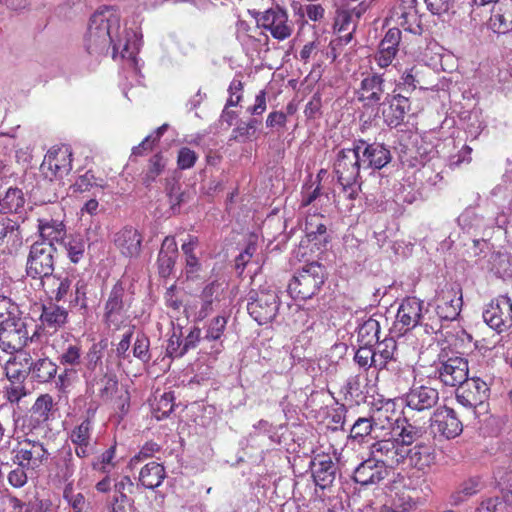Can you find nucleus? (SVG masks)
I'll use <instances>...</instances> for the list:
<instances>
[{"instance_id":"obj_1","label":"nucleus","mask_w":512,"mask_h":512,"mask_svg":"<svg viewBox=\"0 0 512 512\" xmlns=\"http://www.w3.org/2000/svg\"><path fill=\"white\" fill-rule=\"evenodd\" d=\"M120 16L112 7L95 12L89 22L85 36L86 51L95 57L106 55L112 47V56L120 53L122 58H133L139 50L137 34L133 30H125L120 36Z\"/></svg>"},{"instance_id":"obj_2","label":"nucleus","mask_w":512,"mask_h":512,"mask_svg":"<svg viewBox=\"0 0 512 512\" xmlns=\"http://www.w3.org/2000/svg\"><path fill=\"white\" fill-rule=\"evenodd\" d=\"M361 167L359 147H356L355 143L353 148L338 152L333 169L346 199L354 200L358 196Z\"/></svg>"},{"instance_id":"obj_3","label":"nucleus","mask_w":512,"mask_h":512,"mask_svg":"<svg viewBox=\"0 0 512 512\" xmlns=\"http://www.w3.org/2000/svg\"><path fill=\"white\" fill-rule=\"evenodd\" d=\"M325 280L324 267L318 262L303 266L288 285V292L296 300H306L316 295Z\"/></svg>"},{"instance_id":"obj_4","label":"nucleus","mask_w":512,"mask_h":512,"mask_svg":"<svg viewBox=\"0 0 512 512\" xmlns=\"http://www.w3.org/2000/svg\"><path fill=\"white\" fill-rule=\"evenodd\" d=\"M11 454L12 462H19L22 466H26V469H30L36 474L42 466L48 463L51 456L43 442L27 437L17 440Z\"/></svg>"},{"instance_id":"obj_5","label":"nucleus","mask_w":512,"mask_h":512,"mask_svg":"<svg viewBox=\"0 0 512 512\" xmlns=\"http://www.w3.org/2000/svg\"><path fill=\"white\" fill-rule=\"evenodd\" d=\"M279 305L277 292L270 287L251 290L248 294V313L259 325L271 322L278 313Z\"/></svg>"},{"instance_id":"obj_6","label":"nucleus","mask_w":512,"mask_h":512,"mask_svg":"<svg viewBox=\"0 0 512 512\" xmlns=\"http://www.w3.org/2000/svg\"><path fill=\"white\" fill-rule=\"evenodd\" d=\"M56 247L49 242H34L26 260V274L32 279H41L54 271Z\"/></svg>"},{"instance_id":"obj_7","label":"nucleus","mask_w":512,"mask_h":512,"mask_svg":"<svg viewBox=\"0 0 512 512\" xmlns=\"http://www.w3.org/2000/svg\"><path fill=\"white\" fill-rule=\"evenodd\" d=\"M255 18L258 26L278 41L288 39L294 31V24L289 20L288 12L279 5L258 12Z\"/></svg>"},{"instance_id":"obj_8","label":"nucleus","mask_w":512,"mask_h":512,"mask_svg":"<svg viewBox=\"0 0 512 512\" xmlns=\"http://www.w3.org/2000/svg\"><path fill=\"white\" fill-rule=\"evenodd\" d=\"M468 374V362L463 357L452 356L446 359L440 355L438 362L435 363V376L445 386H460L467 380Z\"/></svg>"},{"instance_id":"obj_9","label":"nucleus","mask_w":512,"mask_h":512,"mask_svg":"<svg viewBox=\"0 0 512 512\" xmlns=\"http://www.w3.org/2000/svg\"><path fill=\"white\" fill-rule=\"evenodd\" d=\"M130 307V301L126 296L121 282H117L110 290L104 304L103 319L109 327L119 329L125 321V315Z\"/></svg>"},{"instance_id":"obj_10","label":"nucleus","mask_w":512,"mask_h":512,"mask_svg":"<svg viewBox=\"0 0 512 512\" xmlns=\"http://www.w3.org/2000/svg\"><path fill=\"white\" fill-rule=\"evenodd\" d=\"M484 321L494 330L501 333L512 326V300L501 295L487 306L483 312Z\"/></svg>"},{"instance_id":"obj_11","label":"nucleus","mask_w":512,"mask_h":512,"mask_svg":"<svg viewBox=\"0 0 512 512\" xmlns=\"http://www.w3.org/2000/svg\"><path fill=\"white\" fill-rule=\"evenodd\" d=\"M404 402L410 410L431 411L439 402V392L430 385L415 382L404 395Z\"/></svg>"},{"instance_id":"obj_12","label":"nucleus","mask_w":512,"mask_h":512,"mask_svg":"<svg viewBox=\"0 0 512 512\" xmlns=\"http://www.w3.org/2000/svg\"><path fill=\"white\" fill-rule=\"evenodd\" d=\"M28 340L29 333L22 318L0 325V348L3 352L22 350Z\"/></svg>"},{"instance_id":"obj_13","label":"nucleus","mask_w":512,"mask_h":512,"mask_svg":"<svg viewBox=\"0 0 512 512\" xmlns=\"http://www.w3.org/2000/svg\"><path fill=\"white\" fill-rule=\"evenodd\" d=\"M423 301L416 297H407L398 307L394 329L404 334L422 324Z\"/></svg>"},{"instance_id":"obj_14","label":"nucleus","mask_w":512,"mask_h":512,"mask_svg":"<svg viewBox=\"0 0 512 512\" xmlns=\"http://www.w3.org/2000/svg\"><path fill=\"white\" fill-rule=\"evenodd\" d=\"M93 416L94 412L88 411V415L69 433V439L74 445L75 454L78 458H86L94 453L95 443L93 442Z\"/></svg>"},{"instance_id":"obj_15","label":"nucleus","mask_w":512,"mask_h":512,"mask_svg":"<svg viewBox=\"0 0 512 512\" xmlns=\"http://www.w3.org/2000/svg\"><path fill=\"white\" fill-rule=\"evenodd\" d=\"M358 100L364 106H381L390 98V94L385 92L383 76L378 73H371L365 76L358 89Z\"/></svg>"},{"instance_id":"obj_16","label":"nucleus","mask_w":512,"mask_h":512,"mask_svg":"<svg viewBox=\"0 0 512 512\" xmlns=\"http://www.w3.org/2000/svg\"><path fill=\"white\" fill-rule=\"evenodd\" d=\"M489 394L488 384L479 377H467V380L459 386L456 399L466 408H476L483 404Z\"/></svg>"},{"instance_id":"obj_17","label":"nucleus","mask_w":512,"mask_h":512,"mask_svg":"<svg viewBox=\"0 0 512 512\" xmlns=\"http://www.w3.org/2000/svg\"><path fill=\"white\" fill-rule=\"evenodd\" d=\"M431 431L435 436H442L446 439L457 437L463 430L461 421L455 411L448 407L437 409L430 419Z\"/></svg>"},{"instance_id":"obj_18","label":"nucleus","mask_w":512,"mask_h":512,"mask_svg":"<svg viewBox=\"0 0 512 512\" xmlns=\"http://www.w3.org/2000/svg\"><path fill=\"white\" fill-rule=\"evenodd\" d=\"M364 169L380 170L392 159L390 150L381 143H367L365 140L355 142Z\"/></svg>"},{"instance_id":"obj_19","label":"nucleus","mask_w":512,"mask_h":512,"mask_svg":"<svg viewBox=\"0 0 512 512\" xmlns=\"http://www.w3.org/2000/svg\"><path fill=\"white\" fill-rule=\"evenodd\" d=\"M72 153L68 147L49 150L41 165L46 177L62 178L72 169Z\"/></svg>"},{"instance_id":"obj_20","label":"nucleus","mask_w":512,"mask_h":512,"mask_svg":"<svg viewBox=\"0 0 512 512\" xmlns=\"http://www.w3.org/2000/svg\"><path fill=\"white\" fill-rule=\"evenodd\" d=\"M403 449L399 447L397 440L393 438L375 441L370 445V454L384 467L395 468L403 464Z\"/></svg>"},{"instance_id":"obj_21","label":"nucleus","mask_w":512,"mask_h":512,"mask_svg":"<svg viewBox=\"0 0 512 512\" xmlns=\"http://www.w3.org/2000/svg\"><path fill=\"white\" fill-rule=\"evenodd\" d=\"M462 307L461 289L458 287H445L436 297V313L442 320H454Z\"/></svg>"},{"instance_id":"obj_22","label":"nucleus","mask_w":512,"mask_h":512,"mask_svg":"<svg viewBox=\"0 0 512 512\" xmlns=\"http://www.w3.org/2000/svg\"><path fill=\"white\" fill-rule=\"evenodd\" d=\"M312 476L316 486L321 489L330 487L336 478L337 465L327 454L316 455L311 463Z\"/></svg>"},{"instance_id":"obj_23","label":"nucleus","mask_w":512,"mask_h":512,"mask_svg":"<svg viewBox=\"0 0 512 512\" xmlns=\"http://www.w3.org/2000/svg\"><path fill=\"white\" fill-rule=\"evenodd\" d=\"M387 475L388 469L384 467V464L371 456L356 467L353 479L362 486H368L378 484Z\"/></svg>"},{"instance_id":"obj_24","label":"nucleus","mask_w":512,"mask_h":512,"mask_svg":"<svg viewBox=\"0 0 512 512\" xmlns=\"http://www.w3.org/2000/svg\"><path fill=\"white\" fill-rule=\"evenodd\" d=\"M5 364V373L11 382H23L31 372L33 357L22 349L11 353Z\"/></svg>"},{"instance_id":"obj_25","label":"nucleus","mask_w":512,"mask_h":512,"mask_svg":"<svg viewBox=\"0 0 512 512\" xmlns=\"http://www.w3.org/2000/svg\"><path fill=\"white\" fill-rule=\"evenodd\" d=\"M382 106V116L384 122L390 127L399 126L410 110L409 99L401 94L390 96Z\"/></svg>"},{"instance_id":"obj_26","label":"nucleus","mask_w":512,"mask_h":512,"mask_svg":"<svg viewBox=\"0 0 512 512\" xmlns=\"http://www.w3.org/2000/svg\"><path fill=\"white\" fill-rule=\"evenodd\" d=\"M114 243L122 255L136 257L141 250L142 236L133 227H124L115 234Z\"/></svg>"},{"instance_id":"obj_27","label":"nucleus","mask_w":512,"mask_h":512,"mask_svg":"<svg viewBox=\"0 0 512 512\" xmlns=\"http://www.w3.org/2000/svg\"><path fill=\"white\" fill-rule=\"evenodd\" d=\"M40 280L46 294L57 302L65 299L71 289L72 281L66 273L54 274L52 272Z\"/></svg>"},{"instance_id":"obj_28","label":"nucleus","mask_w":512,"mask_h":512,"mask_svg":"<svg viewBox=\"0 0 512 512\" xmlns=\"http://www.w3.org/2000/svg\"><path fill=\"white\" fill-rule=\"evenodd\" d=\"M224 291V283L213 281L207 284L200 295V309L195 313L198 321L205 319L213 310V304L220 301Z\"/></svg>"},{"instance_id":"obj_29","label":"nucleus","mask_w":512,"mask_h":512,"mask_svg":"<svg viewBox=\"0 0 512 512\" xmlns=\"http://www.w3.org/2000/svg\"><path fill=\"white\" fill-rule=\"evenodd\" d=\"M38 232L40 239L36 242H49L53 246L62 244L67 237L65 224L55 219H38Z\"/></svg>"},{"instance_id":"obj_30","label":"nucleus","mask_w":512,"mask_h":512,"mask_svg":"<svg viewBox=\"0 0 512 512\" xmlns=\"http://www.w3.org/2000/svg\"><path fill=\"white\" fill-rule=\"evenodd\" d=\"M403 452V464L423 470L433 461L431 446L424 442L416 443L413 447Z\"/></svg>"},{"instance_id":"obj_31","label":"nucleus","mask_w":512,"mask_h":512,"mask_svg":"<svg viewBox=\"0 0 512 512\" xmlns=\"http://www.w3.org/2000/svg\"><path fill=\"white\" fill-rule=\"evenodd\" d=\"M68 319V311L66 308L59 306L53 302H49L42 307L40 320L43 326L57 330L64 326Z\"/></svg>"},{"instance_id":"obj_32","label":"nucleus","mask_w":512,"mask_h":512,"mask_svg":"<svg viewBox=\"0 0 512 512\" xmlns=\"http://www.w3.org/2000/svg\"><path fill=\"white\" fill-rule=\"evenodd\" d=\"M489 25L494 32L499 34H505L512 30V3H501L494 8Z\"/></svg>"},{"instance_id":"obj_33","label":"nucleus","mask_w":512,"mask_h":512,"mask_svg":"<svg viewBox=\"0 0 512 512\" xmlns=\"http://www.w3.org/2000/svg\"><path fill=\"white\" fill-rule=\"evenodd\" d=\"M417 0H407L403 2L401 14L399 16V25L413 34L421 33L420 17L416 9Z\"/></svg>"},{"instance_id":"obj_34","label":"nucleus","mask_w":512,"mask_h":512,"mask_svg":"<svg viewBox=\"0 0 512 512\" xmlns=\"http://www.w3.org/2000/svg\"><path fill=\"white\" fill-rule=\"evenodd\" d=\"M166 477V471L162 464L157 462L147 463L139 473V482L147 489L159 487Z\"/></svg>"},{"instance_id":"obj_35","label":"nucleus","mask_w":512,"mask_h":512,"mask_svg":"<svg viewBox=\"0 0 512 512\" xmlns=\"http://www.w3.org/2000/svg\"><path fill=\"white\" fill-rule=\"evenodd\" d=\"M56 474L63 481H69L77 468L76 459L72 449H62L55 460Z\"/></svg>"},{"instance_id":"obj_36","label":"nucleus","mask_w":512,"mask_h":512,"mask_svg":"<svg viewBox=\"0 0 512 512\" xmlns=\"http://www.w3.org/2000/svg\"><path fill=\"white\" fill-rule=\"evenodd\" d=\"M9 249H17L22 244V233L16 221L6 220L0 223V245Z\"/></svg>"},{"instance_id":"obj_37","label":"nucleus","mask_w":512,"mask_h":512,"mask_svg":"<svg viewBox=\"0 0 512 512\" xmlns=\"http://www.w3.org/2000/svg\"><path fill=\"white\" fill-rule=\"evenodd\" d=\"M356 332L361 345L373 346L379 340V322L373 318L365 319L358 325Z\"/></svg>"},{"instance_id":"obj_38","label":"nucleus","mask_w":512,"mask_h":512,"mask_svg":"<svg viewBox=\"0 0 512 512\" xmlns=\"http://www.w3.org/2000/svg\"><path fill=\"white\" fill-rule=\"evenodd\" d=\"M397 350L396 341L393 338H386L378 343L375 354V368L388 369L389 364L395 360L394 355Z\"/></svg>"},{"instance_id":"obj_39","label":"nucleus","mask_w":512,"mask_h":512,"mask_svg":"<svg viewBox=\"0 0 512 512\" xmlns=\"http://www.w3.org/2000/svg\"><path fill=\"white\" fill-rule=\"evenodd\" d=\"M319 220L317 216L308 217L305 223V232L308 240L320 247L326 245L328 236L326 225Z\"/></svg>"},{"instance_id":"obj_40","label":"nucleus","mask_w":512,"mask_h":512,"mask_svg":"<svg viewBox=\"0 0 512 512\" xmlns=\"http://www.w3.org/2000/svg\"><path fill=\"white\" fill-rule=\"evenodd\" d=\"M57 373V366L48 358L33 359L30 375L40 383L50 381Z\"/></svg>"},{"instance_id":"obj_41","label":"nucleus","mask_w":512,"mask_h":512,"mask_svg":"<svg viewBox=\"0 0 512 512\" xmlns=\"http://www.w3.org/2000/svg\"><path fill=\"white\" fill-rule=\"evenodd\" d=\"M25 204L24 193L18 188H9L0 199L1 213H19Z\"/></svg>"},{"instance_id":"obj_42","label":"nucleus","mask_w":512,"mask_h":512,"mask_svg":"<svg viewBox=\"0 0 512 512\" xmlns=\"http://www.w3.org/2000/svg\"><path fill=\"white\" fill-rule=\"evenodd\" d=\"M423 436V430L420 427L414 426L412 424H407L403 426L398 433L397 437H394L397 440L399 447L403 450H408L413 447L416 443L421 442L420 439Z\"/></svg>"},{"instance_id":"obj_43","label":"nucleus","mask_w":512,"mask_h":512,"mask_svg":"<svg viewBox=\"0 0 512 512\" xmlns=\"http://www.w3.org/2000/svg\"><path fill=\"white\" fill-rule=\"evenodd\" d=\"M67 257L72 263H78L84 256L86 242L82 236H68L62 242Z\"/></svg>"},{"instance_id":"obj_44","label":"nucleus","mask_w":512,"mask_h":512,"mask_svg":"<svg viewBox=\"0 0 512 512\" xmlns=\"http://www.w3.org/2000/svg\"><path fill=\"white\" fill-rule=\"evenodd\" d=\"M378 426L373 422L371 418L360 417L358 418L350 430V437L354 440H363L368 435H373V438H377L378 434L376 431Z\"/></svg>"},{"instance_id":"obj_45","label":"nucleus","mask_w":512,"mask_h":512,"mask_svg":"<svg viewBox=\"0 0 512 512\" xmlns=\"http://www.w3.org/2000/svg\"><path fill=\"white\" fill-rule=\"evenodd\" d=\"M20 311L16 303L4 295H0V325L19 319Z\"/></svg>"},{"instance_id":"obj_46","label":"nucleus","mask_w":512,"mask_h":512,"mask_svg":"<svg viewBox=\"0 0 512 512\" xmlns=\"http://www.w3.org/2000/svg\"><path fill=\"white\" fill-rule=\"evenodd\" d=\"M15 465L7 476L8 483L14 488H21L28 482L29 475L35 474L30 469H26V466H22L19 462H12Z\"/></svg>"},{"instance_id":"obj_47","label":"nucleus","mask_w":512,"mask_h":512,"mask_svg":"<svg viewBox=\"0 0 512 512\" xmlns=\"http://www.w3.org/2000/svg\"><path fill=\"white\" fill-rule=\"evenodd\" d=\"M95 385L98 387L99 397L107 401L111 399L113 394L117 391L118 381L115 376L105 374ZM92 386H94V384H92Z\"/></svg>"},{"instance_id":"obj_48","label":"nucleus","mask_w":512,"mask_h":512,"mask_svg":"<svg viewBox=\"0 0 512 512\" xmlns=\"http://www.w3.org/2000/svg\"><path fill=\"white\" fill-rule=\"evenodd\" d=\"M174 395L172 392L163 393L156 401L154 414L158 420L168 417L174 410Z\"/></svg>"},{"instance_id":"obj_49","label":"nucleus","mask_w":512,"mask_h":512,"mask_svg":"<svg viewBox=\"0 0 512 512\" xmlns=\"http://www.w3.org/2000/svg\"><path fill=\"white\" fill-rule=\"evenodd\" d=\"M53 408V399L50 395L44 394L37 398L35 401L32 411L33 414L38 416L39 422H44L49 420L50 413Z\"/></svg>"},{"instance_id":"obj_50","label":"nucleus","mask_w":512,"mask_h":512,"mask_svg":"<svg viewBox=\"0 0 512 512\" xmlns=\"http://www.w3.org/2000/svg\"><path fill=\"white\" fill-rule=\"evenodd\" d=\"M105 186V181L102 178H96L91 170L81 175L73 185L74 190L78 192H86L92 187L104 188Z\"/></svg>"},{"instance_id":"obj_51","label":"nucleus","mask_w":512,"mask_h":512,"mask_svg":"<svg viewBox=\"0 0 512 512\" xmlns=\"http://www.w3.org/2000/svg\"><path fill=\"white\" fill-rule=\"evenodd\" d=\"M201 339V330L198 327H194L191 329L189 334L185 337L183 341V347L182 349L177 352L176 349L173 347L174 343L171 340L170 344L168 346V352L170 355H175L176 357H181L184 355L189 349L196 347V344Z\"/></svg>"},{"instance_id":"obj_52","label":"nucleus","mask_w":512,"mask_h":512,"mask_svg":"<svg viewBox=\"0 0 512 512\" xmlns=\"http://www.w3.org/2000/svg\"><path fill=\"white\" fill-rule=\"evenodd\" d=\"M87 289L88 283L83 279H78L74 285V292L71 294L70 304L79 307L81 310H87Z\"/></svg>"},{"instance_id":"obj_53","label":"nucleus","mask_w":512,"mask_h":512,"mask_svg":"<svg viewBox=\"0 0 512 512\" xmlns=\"http://www.w3.org/2000/svg\"><path fill=\"white\" fill-rule=\"evenodd\" d=\"M227 325V317L218 315L208 324L204 339L209 341L220 340Z\"/></svg>"},{"instance_id":"obj_54","label":"nucleus","mask_w":512,"mask_h":512,"mask_svg":"<svg viewBox=\"0 0 512 512\" xmlns=\"http://www.w3.org/2000/svg\"><path fill=\"white\" fill-rule=\"evenodd\" d=\"M198 244V239L193 236H189V240L182 244V251L186 257V266L188 272H196L199 268V261L194 254V249Z\"/></svg>"},{"instance_id":"obj_55","label":"nucleus","mask_w":512,"mask_h":512,"mask_svg":"<svg viewBox=\"0 0 512 512\" xmlns=\"http://www.w3.org/2000/svg\"><path fill=\"white\" fill-rule=\"evenodd\" d=\"M334 26L339 32L348 31L350 28H352L353 31L356 26L353 11H350L349 8L338 9L336 12Z\"/></svg>"},{"instance_id":"obj_56","label":"nucleus","mask_w":512,"mask_h":512,"mask_svg":"<svg viewBox=\"0 0 512 512\" xmlns=\"http://www.w3.org/2000/svg\"><path fill=\"white\" fill-rule=\"evenodd\" d=\"M483 488V483L479 478H470L464 481L456 494V500L462 501L464 497H470Z\"/></svg>"},{"instance_id":"obj_57","label":"nucleus","mask_w":512,"mask_h":512,"mask_svg":"<svg viewBox=\"0 0 512 512\" xmlns=\"http://www.w3.org/2000/svg\"><path fill=\"white\" fill-rule=\"evenodd\" d=\"M62 365L75 367L81 362V348L78 345H68V347L59 356Z\"/></svg>"},{"instance_id":"obj_58","label":"nucleus","mask_w":512,"mask_h":512,"mask_svg":"<svg viewBox=\"0 0 512 512\" xmlns=\"http://www.w3.org/2000/svg\"><path fill=\"white\" fill-rule=\"evenodd\" d=\"M371 347L372 346L361 345L360 348L356 351L354 360L360 367H375L376 358L374 350H372Z\"/></svg>"},{"instance_id":"obj_59","label":"nucleus","mask_w":512,"mask_h":512,"mask_svg":"<svg viewBox=\"0 0 512 512\" xmlns=\"http://www.w3.org/2000/svg\"><path fill=\"white\" fill-rule=\"evenodd\" d=\"M115 457V447H110L102 453L99 460L93 463L94 470L109 474L114 467L113 459Z\"/></svg>"},{"instance_id":"obj_60","label":"nucleus","mask_w":512,"mask_h":512,"mask_svg":"<svg viewBox=\"0 0 512 512\" xmlns=\"http://www.w3.org/2000/svg\"><path fill=\"white\" fill-rule=\"evenodd\" d=\"M149 346V339L145 335H138L134 343L133 355L143 362H148L151 358L149 354Z\"/></svg>"},{"instance_id":"obj_61","label":"nucleus","mask_w":512,"mask_h":512,"mask_svg":"<svg viewBox=\"0 0 512 512\" xmlns=\"http://www.w3.org/2000/svg\"><path fill=\"white\" fill-rule=\"evenodd\" d=\"M401 41V31L398 28H391L387 31L381 40L379 47L398 52V46Z\"/></svg>"},{"instance_id":"obj_62","label":"nucleus","mask_w":512,"mask_h":512,"mask_svg":"<svg viewBox=\"0 0 512 512\" xmlns=\"http://www.w3.org/2000/svg\"><path fill=\"white\" fill-rule=\"evenodd\" d=\"M496 478L499 479V483L506 485L502 489V503H504L505 507H512V472L501 475V472L498 471Z\"/></svg>"},{"instance_id":"obj_63","label":"nucleus","mask_w":512,"mask_h":512,"mask_svg":"<svg viewBox=\"0 0 512 512\" xmlns=\"http://www.w3.org/2000/svg\"><path fill=\"white\" fill-rule=\"evenodd\" d=\"M198 156L197 154L187 147H182L178 152L177 164L182 170L190 169L194 166Z\"/></svg>"},{"instance_id":"obj_64","label":"nucleus","mask_w":512,"mask_h":512,"mask_svg":"<svg viewBox=\"0 0 512 512\" xmlns=\"http://www.w3.org/2000/svg\"><path fill=\"white\" fill-rule=\"evenodd\" d=\"M420 178L429 185H437L441 180V172L434 169L433 164H424L418 171Z\"/></svg>"}]
</instances>
